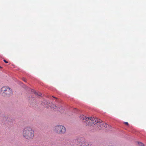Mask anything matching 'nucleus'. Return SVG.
Listing matches in <instances>:
<instances>
[{"label":"nucleus","mask_w":146,"mask_h":146,"mask_svg":"<svg viewBox=\"0 0 146 146\" xmlns=\"http://www.w3.org/2000/svg\"><path fill=\"white\" fill-rule=\"evenodd\" d=\"M80 118L83 120H85L86 122V124L88 125H92L94 126L95 125L98 126L99 123L97 119L94 118H89L84 115H81Z\"/></svg>","instance_id":"nucleus-1"},{"label":"nucleus","mask_w":146,"mask_h":146,"mask_svg":"<svg viewBox=\"0 0 146 146\" xmlns=\"http://www.w3.org/2000/svg\"><path fill=\"white\" fill-rule=\"evenodd\" d=\"M23 135L26 139H30L33 137L34 131L31 127H26L23 130Z\"/></svg>","instance_id":"nucleus-2"},{"label":"nucleus","mask_w":146,"mask_h":146,"mask_svg":"<svg viewBox=\"0 0 146 146\" xmlns=\"http://www.w3.org/2000/svg\"><path fill=\"white\" fill-rule=\"evenodd\" d=\"M1 94L3 97H9L13 94L12 90L9 87L3 86L1 88Z\"/></svg>","instance_id":"nucleus-3"},{"label":"nucleus","mask_w":146,"mask_h":146,"mask_svg":"<svg viewBox=\"0 0 146 146\" xmlns=\"http://www.w3.org/2000/svg\"><path fill=\"white\" fill-rule=\"evenodd\" d=\"M54 131L59 134H63L66 132V128L63 126L58 125L55 127Z\"/></svg>","instance_id":"nucleus-4"},{"label":"nucleus","mask_w":146,"mask_h":146,"mask_svg":"<svg viewBox=\"0 0 146 146\" xmlns=\"http://www.w3.org/2000/svg\"><path fill=\"white\" fill-rule=\"evenodd\" d=\"M99 123L97 126V130H100L102 129H104L106 130H109L111 129V127L109 125L105 123L104 122L101 121L100 122L99 121Z\"/></svg>","instance_id":"nucleus-5"},{"label":"nucleus","mask_w":146,"mask_h":146,"mask_svg":"<svg viewBox=\"0 0 146 146\" xmlns=\"http://www.w3.org/2000/svg\"><path fill=\"white\" fill-rule=\"evenodd\" d=\"M75 144L74 146H86L88 145L87 142L81 138H78L75 141ZM73 146H74L73 145Z\"/></svg>","instance_id":"nucleus-6"},{"label":"nucleus","mask_w":146,"mask_h":146,"mask_svg":"<svg viewBox=\"0 0 146 146\" xmlns=\"http://www.w3.org/2000/svg\"><path fill=\"white\" fill-rule=\"evenodd\" d=\"M44 103L45 107L47 108L51 107V105L52 104V103L50 102L49 101H45Z\"/></svg>","instance_id":"nucleus-7"},{"label":"nucleus","mask_w":146,"mask_h":146,"mask_svg":"<svg viewBox=\"0 0 146 146\" xmlns=\"http://www.w3.org/2000/svg\"><path fill=\"white\" fill-rule=\"evenodd\" d=\"M51 106V107H50V108H53V109H60V106H56L54 104H52V103Z\"/></svg>","instance_id":"nucleus-8"},{"label":"nucleus","mask_w":146,"mask_h":146,"mask_svg":"<svg viewBox=\"0 0 146 146\" xmlns=\"http://www.w3.org/2000/svg\"><path fill=\"white\" fill-rule=\"evenodd\" d=\"M138 144L139 145V146H144L143 144L141 142H138Z\"/></svg>","instance_id":"nucleus-9"},{"label":"nucleus","mask_w":146,"mask_h":146,"mask_svg":"<svg viewBox=\"0 0 146 146\" xmlns=\"http://www.w3.org/2000/svg\"><path fill=\"white\" fill-rule=\"evenodd\" d=\"M33 90V92H34V94L35 95H36L37 96V94H38V93L34 91Z\"/></svg>","instance_id":"nucleus-10"},{"label":"nucleus","mask_w":146,"mask_h":146,"mask_svg":"<svg viewBox=\"0 0 146 146\" xmlns=\"http://www.w3.org/2000/svg\"><path fill=\"white\" fill-rule=\"evenodd\" d=\"M42 94L40 92L38 93V94H37V96H40Z\"/></svg>","instance_id":"nucleus-11"},{"label":"nucleus","mask_w":146,"mask_h":146,"mask_svg":"<svg viewBox=\"0 0 146 146\" xmlns=\"http://www.w3.org/2000/svg\"><path fill=\"white\" fill-rule=\"evenodd\" d=\"M3 61L5 63H8V62L5 60H4Z\"/></svg>","instance_id":"nucleus-12"},{"label":"nucleus","mask_w":146,"mask_h":146,"mask_svg":"<svg viewBox=\"0 0 146 146\" xmlns=\"http://www.w3.org/2000/svg\"><path fill=\"white\" fill-rule=\"evenodd\" d=\"M125 123L127 125H129L128 123L127 122H125Z\"/></svg>","instance_id":"nucleus-13"},{"label":"nucleus","mask_w":146,"mask_h":146,"mask_svg":"<svg viewBox=\"0 0 146 146\" xmlns=\"http://www.w3.org/2000/svg\"><path fill=\"white\" fill-rule=\"evenodd\" d=\"M4 117L5 118V119H7L8 118V117H6V116H4Z\"/></svg>","instance_id":"nucleus-14"},{"label":"nucleus","mask_w":146,"mask_h":146,"mask_svg":"<svg viewBox=\"0 0 146 146\" xmlns=\"http://www.w3.org/2000/svg\"><path fill=\"white\" fill-rule=\"evenodd\" d=\"M23 80H24V81L25 82H26V80L25 79V78H23Z\"/></svg>","instance_id":"nucleus-15"},{"label":"nucleus","mask_w":146,"mask_h":146,"mask_svg":"<svg viewBox=\"0 0 146 146\" xmlns=\"http://www.w3.org/2000/svg\"><path fill=\"white\" fill-rule=\"evenodd\" d=\"M54 98H55V97H54Z\"/></svg>","instance_id":"nucleus-16"}]
</instances>
